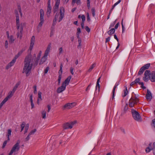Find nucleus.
Here are the masks:
<instances>
[{
  "instance_id": "59",
  "label": "nucleus",
  "mask_w": 155,
  "mask_h": 155,
  "mask_svg": "<svg viewBox=\"0 0 155 155\" xmlns=\"http://www.w3.org/2000/svg\"><path fill=\"white\" fill-rule=\"evenodd\" d=\"M77 33L80 34L81 32V28H78L77 29Z\"/></svg>"
},
{
  "instance_id": "6",
  "label": "nucleus",
  "mask_w": 155,
  "mask_h": 155,
  "mask_svg": "<svg viewBox=\"0 0 155 155\" xmlns=\"http://www.w3.org/2000/svg\"><path fill=\"white\" fill-rule=\"evenodd\" d=\"M20 141L18 140L17 142L13 146L11 149L8 155H12L13 153L18 152L20 149Z\"/></svg>"
},
{
  "instance_id": "41",
  "label": "nucleus",
  "mask_w": 155,
  "mask_h": 155,
  "mask_svg": "<svg viewBox=\"0 0 155 155\" xmlns=\"http://www.w3.org/2000/svg\"><path fill=\"white\" fill-rule=\"evenodd\" d=\"M37 130L36 129H35L34 130H31L30 132L29 133V135H32L34 134V133L36 132Z\"/></svg>"
},
{
  "instance_id": "24",
  "label": "nucleus",
  "mask_w": 155,
  "mask_h": 155,
  "mask_svg": "<svg viewBox=\"0 0 155 155\" xmlns=\"http://www.w3.org/2000/svg\"><path fill=\"white\" fill-rule=\"evenodd\" d=\"M101 77H100L97 80V84L96 85V89L97 90V88H98V91H99V89H100V84H99V82H100V80Z\"/></svg>"
},
{
  "instance_id": "1",
  "label": "nucleus",
  "mask_w": 155,
  "mask_h": 155,
  "mask_svg": "<svg viewBox=\"0 0 155 155\" xmlns=\"http://www.w3.org/2000/svg\"><path fill=\"white\" fill-rule=\"evenodd\" d=\"M41 53V51H40L36 58L32 57L31 54H28L25 58L22 73H25L26 76H29L33 66L35 67L37 65Z\"/></svg>"
},
{
  "instance_id": "10",
  "label": "nucleus",
  "mask_w": 155,
  "mask_h": 155,
  "mask_svg": "<svg viewBox=\"0 0 155 155\" xmlns=\"http://www.w3.org/2000/svg\"><path fill=\"white\" fill-rule=\"evenodd\" d=\"M150 71L149 70H146L144 74V77L143 78V80L146 81H147L148 79L150 78Z\"/></svg>"
},
{
  "instance_id": "22",
  "label": "nucleus",
  "mask_w": 155,
  "mask_h": 155,
  "mask_svg": "<svg viewBox=\"0 0 155 155\" xmlns=\"http://www.w3.org/2000/svg\"><path fill=\"white\" fill-rule=\"evenodd\" d=\"M151 143H150L149 147L146 148V153H149L151 150H152V147H151Z\"/></svg>"
},
{
  "instance_id": "20",
  "label": "nucleus",
  "mask_w": 155,
  "mask_h": 155,
  "mask_svg": "<svg viewBox=\"0 0 155 155\" xmlns=\"http://www.w3.org/2000/svg\"><path fill=\"white\" fill-rule=\"evenodd\" d=\"M118 85V84H117V83H116V84H115V86L114 87V88H113V90L112 91V100H113L114 98V96H115V90L116 88L117 87Z\"/></svg>"
},
{
  "instance_id": "29",
  "label": "nucleus",
  "mask_w": 155,
  "mask_h": 155,
  "mask_svg": "<svg viewBox=\"0 0 155 155\" xmlns=\"http://www.w3.org/2000/svg\"><path fill=\"white\" fill-rule=\"evenodd\" d=\"M150 63H148L147 64H145L142 67L144 70H146L148 69L150 67Z\"/></svg>"
},
{
  "instance_id": "30",
  "label": "nucleus",
  "mask_w": 155,
  "mask_h": 155,
  "mask_svg": "<svg viewBox=\"0 0 155 155\" xmlns=\"http://www.w3.org/2000/svg\"><path fill=\"white\" fill-rule=\"evenodd\" d=\"M51 8H47L46 15L47 17H49L51 12Z\"/></svg>"
},
{
  "instance_id": "64",
  "label": "nucleus",
  "mask_w": 155,
  "mask_h": 155,
  "mask_svg": "<svg viewBox=\"0 0 155 155\" xmlns=\"http://www.w3.org/2000/svg\"><path fill=\"white\" fill-rule=\"evenodd\" d=\"M47 107L48 108V112H49L51 110V106H50V105H49V104L48 105H47Z\"/></svg>"
},
{
  "instance_id": "38",
  "label": "nucleus",
  "mask_w": 155,
  "mask_h": 155,
  "mask_svg": "<svg viewBox=\"0 0 155 155\" xmlns=\"http://www.w3.org/2000/svg\"><path fill=\"white\" fill-rule=\"evenodd\" d=\"M61 74H59L58 77V84L59 85L61 83Z\"/></svg>"
},
{
  "instance_id": "56",
  "label": "nucleus",
  "mask_w": 155,
  "mask_h": 155,
  "mask_svg": "<svg viewBox=\"0 0 155 155\" xmlns=\"http://www.w3.org/2000/svg\"><path fill=\"white\" fill-rule=\"evenodd\" d=\"M91 86V84H90L87 87V88L86 90V91H88L90 89V87Z\"/></svg>"
},
{
  "instance_id": "50",
  "label": "nucleus",
  "mask_w": 155,
  "mask_h": 155,
  "mask_svg": "<svg viewBox=\"0 0 155 155\" xmlns=\"http://www.w3.org/2000/svg\"><path fill=\"white\" fill-rule=\"evenodd\" d=\"M81 18L82 19V22H84L85 20V17L84 15H83L81 16Z\"/></svg>"
},
{
  "instance_id": "15",
  "label": "nucleus",
  "mask_w": 155,
  "mask_h": 155,
  "mask_svg": "<svg viewBox=\"0 0 155 155\" xmlns=\"http://www.w3.org/2000/svg\"><path fill=\"white\" fill-rule=\"evenodd\" d=\"M146 97L148 100H150L152 99V96L150 91L148 89L147 90V93Z\"/></svg>"
},
{
  "instance_id": "33",
  "label": "nucleus",
  "mask_w": 155,
  "mask_h": 155,
  "mask_svg": "<svg viewBox=\"0 0 155 155\" xmlns=\"http://www.w3.org/2000/svg\"><path fill=\"white\" fill-rule=\"evenodd\" d=\"M41 114L43 118L45 119L46 118V112L45 110L42 111Z\"/></svg>"
},
{
  "instance_id": "58",
  "label": "nucleus",
  "mask_w": 155,
  "mask_h": 155,
  "mask_svg": "<svg viewBox=\"0 0 155 155\" xmlns=\"http://www.w3.org/2000/svg\"><path fill=\"white\" fill-rule=\"evenodd\" d=\"M8 41H7L6 40L5 41V47L6 48H8Z\"/></svg>"
},
{
  "instance_id": "26",
  "label": "nucleus",
  "mask_w": 155,
  "mask_h": 155,
  "mask_svg": "<svg viewBox=\"0 0 155 155\" xmlns=\"http://www.w3.org/2000/svg\"><path fill=\"white\" fill-rule=\"evenodd\" d=\"M12 131L11 129H8V133L6 135V136L8 138V140H10L9 136L11 135Z\"/></svg>"
},
{
  "instance_id": "34",
  "label": "nucleus",
  "mask_w": 155,
  "mask_h": 155,
  "mask_svg": "<svg viewBox=\"0 0 155 155\" xmlns=\"http://www.w3.org/2000/svg\"><path fill=\"white\" fill-rule=\"evenodd\" d=\"M7 101L5 99L0 104V110L1 109L3 105Z\"/></svg>"
},
{
  "instance_id": "36",
  "label": "nucleus",
  "mask_w": 155,
  "mask_h": 155,
  "mask_svg": "<svg viewBox=\"0 0 155 155\" xmlns=\"http://www.w3.org/2000/svg\"><path fill=\"white\" fill-rule=\"evenodd\" d=\"M29 125L28 124H27L25 127V132H24V134H25L26 133L28 130L29 128Z\"/></svg>"
},
{
  "instance_id": "7",
  "label": "nucleus",
  "mask_w": 155,
  "mask_h": 155,
  "mask_svg": "<svg viewBox=\"0 0 155 155\" xmlns=\"http://www.w3.org/2000/svg\"><path fill=\"white\" fill-rule=\"evenodd\" d=\"M131 113L133 117L135 120L138 121H141V116L140 114L137 111L134 109H132L131 110Z\"/></svg>"
},
{
  "instance_id": "23",
  "label": "nucleus",
  "mask_w": 155,
  "mask_h": 155,
  "mask_svg": "<svg viewBox=\"0 0 155 155\" xmlns=\"http://www.w3.org/2000/svg\"><path fill=\"white\" fill-rule=\"evenodd\" d=\"M41 92L39 91L38 93V97L37 100V103L39 104V101L42 100L41 98Z\"/></svg>"
},
{
  "instance_id": "4",
  "label": "nucleus",
  "mask_w": 155,
  "mask_h": 155,
  "mask_svg": "<svg viewBox=\"0 0 155 155\" xmlns=\"http://www.w3.org/2000/svg\"><path fill=\"white\" fill-rule=\"evenodd\" d=\"M40 22L39 23L38 28V31L39 32L44 22V12L43 9H41L40 10Z\"/></svg>"
},
{
  "instance_id": "35",
  "label": "nucleus",
  "mask_w": 155,
  "mask_h": 155,
  "mask_svg": "<svg viewBox=\"0 0 155 155\" xmlns=\"http://www.w3.org/2000/svg\"><path fill=\"white\" fill-rule=\"evenodd\" d=\"M121 2V0H119L117 2L115 3L114 4V5L112 6V8L111 9V10H113L114 9V8L117 5H118V4H119Z\"/></svg>"
},
{
  "instance_id": "40",
  "label": "nucleus",
  "mask_w": 155,
  "mask_h": 155,
  "mask_svg": "<svg viewBox=\"0 0 155 155\" xmlns=\"http://www.w3.org/2000/svg\"><path fill=\"white\" fill-rule=\"evenodd\" d=\"M128 93L127 87H125V89L124 90V95H123L124 97H125Z\"/></svg>"
},
{
  "instance_id": "61",
  "label": "nucleus",
  "mask_w": 155,
  "mask_h": 155,
  "mask_svg": "<svg viewBox=\"0 0 155 155\" xmlns=\"http://www.w3.org/2000/svg\"><path fill=\"white\" fill-rule=\"evenodd\" d=\"M92 15L93 16L95 15V10L94 9L92 8Z\"/></svg>"
},
{
  "instance_id": "53",
  "label": "nucleus",
  "mask_w": 155,
  "mask_h": 155,
  "mask_svg": "<svg viewBox=\"0 0 155 155\" xmlns=\"http://www.w3.org/2000/svg\"><path fill=\"white\" fill-rule=\"evenodd\" d=\"M140 81V79L139 78H137L134 81V82L136 84L139 83Z\"/></svg>"
},
{
  "instance_id": "48",
  "label": "nucleus",
  "mask_w": 155,
  "mask_h": 155,
  "mask_svg": "<svg viewBox=\"0 0 155 155\" xmlns=\"http://www.w3.org/2000/svg\"><path fill=\"white\" fill-rule=\"evenodd\" d=\"M49 69V68L48 67H46V69L44 70V73L45 74H47L48 73Z\"/></svg>"
},
{
  "instance_id": "52",
  "label": "nucleus",
  "mask_w": 155,
  "mask_h": 155,
  "mask_svg": "<svg viewBox=\"0 0 155 155\" xmlns=\"http://www.w3.org/2000/svg\"><path fill=\"white\" fill-rule=\"evenodd\" d=\"M74 70V68H73L72 67H71L70 69V71L72 75H73L74 74V73L73 71V70Z\"/></svg>"
},
{
  "instance_id": "43",
  "label": "nucleus",
  "mask_w": 155,
  "mask_h": 155,
  "mask_svg": "<svg viewBox=\"0 0 155 155\" xmlns=\"http://www.w3.org/2000/svg\"><path fill=\"white\" fill-rule=\"evenodd\" d=\"M18 11L20 13V15H21V16H22V13L21 12V7L20 6L18 5Z\"/></svg>"
},
{
  "instance_id": "27",
  "label": "nucleus",
  "mask_w": 155,
  "mask_h": 155,
  "mask_svg": "<svg viewBox=\"0 0 155 155\" xmlns=\"http://www.w3.org/2000/svg\"><path fill=\"white\" fill-rule=\"evenodd\" d=\"M125 25V22L124 21V19H123L121 21V25L122 29V32H123L125 30L124 26Z\"/></svg>"
},
{
  "instance_id": "5",
  "label": "nucleus",
  "mask_w": 155,
  "mask_h": 155,
  "mask_svg": "<svg viewBox=\"0 0 155 155\" xmlns=\"http://www.w3.org/2000/svg\"><path fill=\"white\" fill-rule=\"evenodd\" d=\"M139 102V99L135 96H132L129 101V106L130 107H133Z\"/></svg>"
},
{
  "instance_id": "39",
  "label": "nucleus",
  "mask_w": 155,
  "mask_h": 155,
  "mask_svg": "<svg viewBox=\"0 0 155 155\" xmlns=\"http://www.w3.org/2000/svg\"><path fill=\"white\" fill-rule=\"evenodd\" d=\"M25 123L24 122H23L21 124V132L22 131H23V130L25 126Z\"/></svg>"
},
{
  "instance_id": "18",
  "label": "nucleus",
  "mask_w": 155,
  "mask_h": 155,
  "mask_svg": "<svg viewBox=\"0 0 155 155\" xmlns=\"http://www.w3.org/2000/svg\"><path fill=\"white\" fill-rule=\"evenodd\" d=\"M59 4L55 3V5L53 8V11L54 13L57 12Z\"/></svg>"
},
{
  "instance_id": "8",
  "label": "nucleus",
  "mask_w": 155,
  "mask_h": 155,
  "mask_svg": "<svg viewBox=\"0 0 155 155\" xmlns=\"http://www.w3.org/2000/svg\"><path fill=\"white\" fill-rule=\"evenodd\" d=\"M76 122L75 121L72 122L71 123H66L64 124L63 125V128L64 129H71L73 127V126L76 123Z\"/></svg>"
},
{
  "instance_id": "11",
  "label": "nucleus",
  "mask_w": 155,
  "mask_h": 155,
  "mask_svg": "<svg viewBox=\"0 0 155 155\" xmlns=\"http://www.w3.org/2000/svg\"><path fill=\"white\" fill-rule=\"evenodd\" d=\"M35 41V37L34 36H32L31 39L30 45L29 48V50L30 51L32 50L33 46L34 45Z\"/></svg>"
},
{
  "instance_id": "2",
  "label": "nucleus",
  "mask_w": 155,
  "mask_h": 155,
  "mask_svg": "<svg viewBox=\"0 0 155 155\" xmlns=\"http://www.w3.org/2000/svg\"><path fill=\"white\" fill-rule=\"evenodd\" d=\"M15 13L16 18V28L18 31L17 33V37L19 38L20 39H21L22 36L23 26L22 24H21L20 25L18 11L17 10H15Z\"/></svg>"
},
{
  "instance_id": "12",
  "label": "nucleus",
  "mask_w": 155,
  "mask_h": 155,
  "mask_svg": "<svg viewBox=\"0 0 155 155\" xmlns=\"http://www.w3.org/2000/svg\"><path fill=\"white\" fill-rule=\"evenodd\" d=\"M149 79L152 82H155V71H153L150 74Z\"/></svg>"
},
{
  "instance_id": "25",
  "label": "nucleus",
  "mask_w": 155,
  "mask_h": 155,
  "mask_svg": "<svg viewBox=\"0 0 155 155\" xmlns=\"http://www.w3.org/2000/svg\"><path fill=\"white\" fill-rule=\"evenodd\" d=\"M115 31V28H112L107 32V33L108 35H111L114 33Z\"/></svg>"
},
{
  "instance_id": "31",
  "label": "nucleus",
  "mask_w": 155,
  "mask_h": 155,
  "mask_svg": "<svg viewBox=\"0 0 155 155\" xmlns=\"http://www.w3.org/2000/svg\"><path fill=\"white\" fill-rule=\"evenodd\" d=\"M19 84L18 83H17L16 84L15 86L14 87L12 90V91L14 93L15 92V91L17 90V88L18 87V86L19 85Z\"/></svg>"
},
{
  "instance_id": "28",
  "label": "nucleus",
  "mask_w": 155,
  "mask_h": 155,
  "mask_svg": "<svg viewBox=\"0 0 155 155\" xmlns=\"http://www.w3.org/2000/svg\"><path fill=\"white\" fill-rule=\"evenodd\" d=\"M75 3H76L77 5H78L80 4V0H72V5H74Z\"/></svg>"
},
{
  "instance_id": "51",
  "label": "nucleus",
  "mask_w": 155,
  "mask_h": 155,
  "mask_svg": "<svg viewBox=\"0 0 155 155\" xmlns=\"http://www.w3.org/2000/svg\"><path fill=\"white\" fill-rule=\"evenodd\" d=\"M30 135H29V134L28 135V136L27 137L25 138V141H28L29 139H30Z\"/></svg>"
},
{
  "instance_id": "54",
  "label": "nucleus",
  "mask_w": 155,
  "mask_h": 155,
  "mask_svg": "<svg viewBox=\"0 0 155 155\" xmlns=\"http://www.w3.org/2000/svg\"><path fill=\"white\" fill-rule=\"evenodd\" d=\"M152 126L155 128V118L152 120Z\"/></svg>"
},
{
  "instance_id": "17",
  "label": "nucleus",
  "mask_w": 155,
  "mask_h": 155,
  "mask_svg": "<svg viewBox=\"0 0 155 155\" xmlns=\"http://www.w3.org/2000/svg\"><path fill=\"white\" fill-rule=\"evenodd\" d=\"M14 93L12 91H10L8 93V95L5 99L7 101L12 96Z\"/></svg>"
},
{
  "instance_id": "63",
  "label": "nucleus",
  "mask_w": 155,
  "mask_h": 155,
  "mask_svg": "<svg viewBox=\"0 0 155 155\" xmlns=\"http://www.w3.org/2000/svg\"><path fill=\"white\" fill-rule=\"evenodd\" d=\"M119 25V22H118L115 25V28H115V29H117V28Z\"/></svg>"
},
{
  "instance_id": "13",
  "label": "nucleus",
  "mask_w": 155,
  "mask_h": 155,
  "mask_svg": "<svg viewBox=\"0 0 155 155\" xmlns=\"http://www.w3.org/2000/svg\"><path fill=\"white\" fill-rule=\"evenodd\" d=\"M66 87L62 84L61 86L58 87L57 90V92L58 93H60L64 91L66 89Z\"/></svg>"
},
{
  "instance_id": "16",
  "label": "nucleus",
  "mask_w": 155,
  "mask_h": 155,
  "mask_svg": "<svg viewBox=\"0 0 155 155\" xmlns=\"http://www.w3.org/2000/svg\"><path fill=\"white\" fill-rule=\"evenodd\" d=\"M16 61L12 59V60L6 66L5 68L6 69L8 70L9 69L10 67L14 65V63Z\"/></svg>"
},
{
  "instance_id": "3",
  "label": "nucleus",
  "mask_w": 155,
  "mask_h": 155,
  "mask_svg": "<svg viewBox=\"0 0 155 155\" xmlns=\"http://www.w3.org/2000/svg\"><path fill=\"white\" fill-rule=\"evenodd\" d=\"M64 15V9L63 7L60 8L59 13L57 12L53 19L52 25L54 26L56 23V21L58 20L59 22H60L63 18Z\"/></svg>"
},
{
  "instance_id": "14",
  "label": "nucleus",
  "mask_w": 155,
  "mask_h": 155,
  "mask_svg": "<svg viewBox=\"0 0 155 155\" xmlns=\"http://www.w3.org/2000/svg\"><path fill=\"white\" fill-rule=\"evenodd\" d=\"M71 76H69L62 83L66 87L68 85L70 80L71 79Z\"/></svg>"
},
{
  "instance_id": "42",
  "label": "nucleus",
  "mask_w": 155,
  "mask_h": 155,
  "mask_svg": "<svg viewBox=\"0 0 155 155\" xmlns=\"http://www.w3.org/2000/svg\"><path fill=\"white\" fill-rule=\"evenodd\" d=\"M51 47V43H50L48 46V47H47V48L46 49V51H48V52H50V48Z\"/></svg>"
},
{
  "instance_id": "60",
  "label": "nucleus",
  "mask_w": 155,
  "mask_h": 155,
  "mask_svg": "<svg viewBox=\"0 0 155 155\" xmlns=\"http://www.w3.org/2000/svg\"><path fill=\"white\" fill-rule=\"evenodd\" d=\"M49 53V52H48V51H47L45 50V53L44 54V55H45V56L47 57Z\"/></svg>"
},
{
  "instance_id": "45",
  "label": "nucleus",
  "mask_w": 155,
  "mask_h": 155,
  "mask_svg": "<svg viewBox=\"0 0 155 155\" xmlns=\"http://www.w3.org/2000/svg\"><path fill=\"white\" fill-rule=\"evenodd\" d=\"M8 141V140H6L4 141L2 147V148L3 149L5 148L7 143Z\"/></svg>"
},
{
  "instance_id": "37",
  "label": "nucleus",
  "mask_w": 155,
  "mask_h": 155,
  "mask_svg": "<svg viewBox=\"0 0 155 155\" xmlns=\"http://www.w3.org/2000/svg\"><path fill=\"white\" fill-rule=\"evenodd\" d=\"M144 70H145L142 67H141L138 73V75H140L142 74Z\"/></svg>"
},
{
  "instance_id": "47",
  "label": "nucleus",
  "mask_w": 155,
  "mask_h": 155,
  "mask_svg": "<svg viewBox=\"0 0 155 155\" xmlns=\"http://www.w3.org/2000/svg\"><path fill=\"white\" fill-rule=\"evenodd\" d=\"M115 23H116V21L113 22V23H111L110 25L109 28H110L111 27H114V25Z\"/></svg>"
},
{
  "instance_id": "62",
  "label": "nucleus",
  "mask_w": 155,
  "mask_h": 155,
  "mask_svg": "<svg viewBox=\"0 0 155 155\" xmlns=\"http://www.w3.org/2000/svg\"><path fill=\"white\" fill-rule=\"evenodd\" d=\"M59 54H61L63 51V49L62 47H61L59 48Z\"/></svg>"
},
{
  "instance_id": "44",
  "label": "nucleus",
  "mask_w": 155,
  "mask_h": 155,
  "mask_svg": "<svg viewBox=\"0 0 155 155\" xmlns=\"http://www.w3.org/2000/svg\"><path fill=\"white\" fill-rule=\"evenodd\" d=\"M152 150H153V154L154 155H155V142L153 143V144Z\"/></svg>"
},
{
  "instance_id": "32",
  "label": "nucleus",
  "mask_w": 155,
  "mask_h": 155,
  "mask_svg": "<svg viewBox=\"0 0 155 155\" xmlns=\"http://www.w3.org/2000/svg\"><path fill=\"white\" fill-rule=\"evenodd\" d=\"M96 64L95 63L93 64L90 67L89 69L88 70V72H90L92 69L95 67Z\"/></svg>"
},
{
  "instance_id": "21",
  "label": "nucleus",
  "mask_w": 155,
  "mask_h": 155,
  "mask_svg": "<svg viewBox=\"0 0 155 155\" xmlns=\"http://www.w3.org/2000/svg\"><path fill=\"white\" fill-rule=\"evenodd\" d=\"M8 38L9 40V41L10 43H12L14 42L15 39L14 38V37L13 35H11L10 36H8Z\"/></svg>"
},
{
  "instance_id": "19",
  "label": "nucleus",
  "mask_w": 155,
  "mask_h": 155,
  "mask_svg": "<svg viewBox=\"0 0 155 155\" xmlns=\"http://www.w3.org/2000/svg\"><path fill=\"white\" fill-rule=\"evenodd\" d=\"M47 59V57L44 55L43 57L41 58L39 62V64H41L44 63Z\"/></svg>"
},
{
  "instance_id": "49",
  "label": "nucleus",
  "mask_w": 155,
  "mask_h": 155,
  "mask_svg": "<svg viewBox=\"0 0 155 155\" xmlns=\"http://www.w3.org/2000/svg\"><path fill=\"white\" fill-rule=\"evenodd\" d=\"M85 29L86 30L88 33L90 31V29L87 26H86L85 27Z\"/></svg>"
},
{
  "instance_id": "55",
  "label": "nucleus",
  "mask_w": 155,
  "mask_h": 155,
  "mask_svg": "<svg viewBox=\"0 0 155 155\" xmlns=\"http://www.w3.org/2000/svg\"><path fill=\"white\" fill-rule=\"evenodd\" d=\"M33 88L34 89V93L35 94L36 93L37 89H36V86L35 85L34 86Z\"/></svg>"
},
{
  "instance_id": "46",
  "label": "nucleus",
  "mask_w": 155,
  "mask_h": 155,
  "mask_svg": "<svg viewBox=\"0 0 155 155\" xmlns=\"http://www.w3.org/2000/svg\"><path fill=\"white\" fill-rule=\"evenodd\" d=\"M139 85H141V87L143 88V89H145L146 87L143 86V82H139Z\"/></svg>"
},
{
  "instance_id": "9",
  "label": "nucleus",
  "mask_w": 155,
  "mask_h": 155,
  "mask_svg": "<svg viewBox=\"0 0 155 155\" xmlns=\"http://www.w3.org/2000/svg\"><path fill=\"white\" fill-rule=\"evenodd\" d=\"M76 103L75 102L72 103H68L65 104L63 107V109H70L75 106Z\"/></svg>"
},
{
  "instance_id": "57",
  "label": "nucleus",
  "mask_w": 155,
  "mask_h": 155,
  "mask_svg": "<svg viewBox=\"0 0 155 155\" xmlns=\"http://www.w3.org/2000/svg\"><path fill=\"white\" fill-rule=\"evenodd\" d=\"M19 56L18 54H17L15 56V57L13 58V60H14L15 61H16L17 59L18 58Z\"/></svg>"
}]
</instances>
